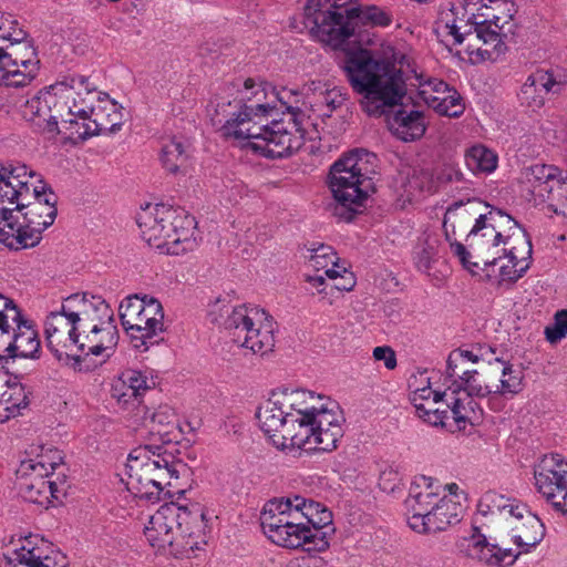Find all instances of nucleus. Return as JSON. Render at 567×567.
<instances>
[{"instance_id": "obj_8", "label": "nucleus", "mask_w": 567, "mask_h": 567, "mask_svg": "<svg viewBox=\"0 0 567 567\" xmlns=\"http://www.w3.org/2000/svg\"><path fill=\"white\" fill-rule=\"evenodd\" d=\"M127 489L151 502L181 497L189 478L188 465L169 446L140 445L126 460Z\"/></svg>"}, {"instance_id": "obj_6", "label": "nucleus", "mask_w": 567, "mask_h": 567, "mask_svg": "<svg viewBox=\"0 0 567 567\" xmlns=\"http://www.w3.org/2000/svg\"><path fill=\"white\" fill-rule=\"evenodd\" d=\"M392 21L390 11L355 0H305L299 14L301 31L332 51L344 50L361 27L388 28Z\"/></svg>"}, {"instance_id": "obj_21", "label": "nucleus", "mask_w": 567, "mask_h": 567, "mask_svg": "<svg viewBox=\"0 0 567 567\" xmlns=\"http://www.w3.org/2000/svg\"><path fill=\"white\" fill-rule=\"evenodd\" d=\"M517 227V221L509 215L503 213L501 209L492 208L486 214H480L475 219L474 226L468 230L466 240L468 246L473 249L475 255L472 254V260L482 262V258L498 255L503 247L511 246L512 235H505L502 228L511 225Z\"/></svg>"}, {"instance_id": "obj_5", "label": "nucleus", "mask_w": 567, "mask_h": 567, "mask_svg": "<svg viewBox=\"0 0 567 567\" xmlns=\"http://www.w3.org/2000/svg\"><path fill=\"white\" fill-rule=\"evenodd\" d=\"M331 511L300 495L266 503L260 524L264 535L278 547L323 553L333 533Z\"/></svg>"}, {"instance_id": "obj_40", "label": "nucleus", "mask_w": 567, "mask_h": 567, "mask_svg": "<svg viewBox=\"0 0 567 567\" xmlns=\"http://www.w3.org/2000/svg\"><path fill=\"white\" fill-rule=\"evenodd\" d=\"M347 92L340 86L324 84V89L315 94V101L310 104L312 115L317 117H330L347 101Z\"/></svg>"}, {"instance_id": "obj_31", "label": "nucleus", "mask_w": 567, "mask_h": 567, "mask_svg": "<svg viewBox=\"0 0 567 567\" xmlns=\"http://www.w3.org/2000/svg\"><path fill=\"white\" fill-rule=\"evenodd\" d=\"M11 330L4 352L9 358L39 359L41 354V341L38 330L32 321L25 319L19 309V318L10 320Z\"/></svg>"}, {"instance_id": "obj_51", "label": "nucleus", "mask_w": 567, "mask_h": 567, "mask_svg": "<svg viewBox=\"0 0 567 567\" xmlns=\"http://www.w3.org/2000/svg\"><path fill=\"white\" fill-rule=\"evenodd\" d=\"M11 175L12 166L0 168V226L2 225L3 216H6L9 194L16 195L12 192Z\"/></svg>"}, {"instance_id": "obj_10", "label": "nucleus", "mask_w": 567, "mask_h": 567, "mask_svg": "<svg viewBox=\"0 0 567 567\" xmlns=\"http://www.w3.org/2000/svg\"><path fill=\"white\" fill-rule=\"evenodd\" d=\"M502 529L511 535L517 547L516 550L489 543L478 530H474L460 542V550L486 566L508 567L516 561L519 555L527 554L535 548L545 535L542 520L522 501L514 506V512Z\"/></svg>"}, {"instance_id": "obj_27", "label": "nucleus", "mask_w": 567, "mask_h": 567, "mask_svg": "<svg viewBox=\"0 0 567 567\" xmlns=\"http://www.w3.org/2000/svg\"><path fill=\"white\" fill-rule=\"evenodd\" d=\"M161 377L151 368H127L115 377L111 384V396L120 405L128 406L143 401L151 390L157 388Z\"/></svg>"}, {"instance_id": "obj_22", "label": "nucleus", "mask_w": 567, "mask_h": 567, "mask_svg": "<svg viewBox=\"0 0 567 567\" xmlns=\"http://www.w3.org/2000/svg\"><path fill=\"white\" fill-rule=\"evenodd\" d=\"M473 25L478 40L497 45L513 33L514 3L509 0H474Z\"/></svg>"}, {"instance_id": "obj_3", "label": "nucleus", "mask_w": 567, "mask_h": 567, "mask_svg": "<svg viewBox=\"0 0 567 567\" xmlns=\"http://www.w3.org/2000/svg\"><path fill=\"white\" fill-rule=\"evenodd\" d=\"M409 64L405 52L382 39L371 49L358 48L346 53L342 70L361 106L369 115H381L396 105L405 94L403 66Z\"/></svg>"}, {"instance_id": "obj_26", "label": "nucleus", "mask_w": 567, "mask_h": 567, "mask_svg": "<svg viewBox=\"0 0 567 567\" xmlns=\"http://www.w3.org/2000/svg\"><path fill=\"white\" fill-rule=\"evenodd\" d=\"M413 80L419 99L437 114L458 117L464 113L465 104L461 94L444 81L417 72H414Z\"/></svg>"}, {"instance_id": "obj_17", "label": "nucleus", "mask_w": 567, "mask_h": 567, "mask_svg": "<svg viewBox=\"0 0 567 567\" xmlns=\"http://www.w3.org/2000/svg\"><path fill=\"white\" fill-rule=\"evenodd\" d=\"M364 150H352L340 156L329 168L327 187L333 200L350 213L359 214L373 194L371 178L364 173Z\"/></svg>"}, {"instance_id": "obj_16", "label": "nucleus", "mask_w": 567, "mask_h": 567, "mask_svg": "<svg viewBox=\"0 0 567 567\" xmlns=\"http://www.w3.org/2000/svg\"><path fill=\"white\" fill-rule=\"evenodd\" d=\"M532 252L530 238L523 231H519L516 245L503 247L498 255L482 258V262L472 260V252L463 244L452 246L453 256L466 271L494 287L511 286L520 279L530 267Z\"/></svg>"}, {"instance_id": "obj_54", "label": "nucleus", "mask_w": 567, "mask_h": 567, "mask_svg": "<svg viewBox=\"0 0 567 567\" xmlns=\"http://www.w3.org/2000/svg\"><path fill=\"white\" fill-rule=\"evenodd\" d=\"M467 54H468V58L472 62H477V61H481V60H484L485 56L487 55V51L486 50H482V49H467L466 50Z\"/></svg>"}, {"instance_id": "obj_50", "label": "nucleus", "mask_w": 567, "mask_h": 567, "mask_svg": "<svg viewBox=\"0 0 567 567\" xmlns=\"http://www.w3.org/2000/svg\"><path fill=\"white\" fill-rule=\"evenodd\" d=\"M546 340L554 344L567 336V310H559L554 317V322L545 328Z\"/></svg>"}, {"instance_id": "obj_14", "label": "nucleus", "mask_w": 567, "mask_h": 567, "mask_svg": "<svg viewBox=\"0 0 567 567\" xmlns=\"http://www.w3.org/2000/svg\"><path fill=\"white\" fill-rule=\"evenodd\" d=\"M81 83L76 74L39 90L23 104V118L49 137L64 134L70 138V124L74 121L73 102Z\"/></svg>"}, {"instance_id": "obj_4", "label": "nucleus", "mask_w": 567, "mask_h": 567, "mask_svg": "<svg viewBox=\"0 0 567 567\" xmlns=\"http://www.w3.org/2000/svg\"><path fill=\"white\" fill-rule=\"evenodd\" d=\"M12 192L0 226V243L11 250L37 246L41 235L54 223L56 198L41 176L24 164L12 166Z\"/></svg>"}, {"instance_id": "obj_24", "label": "nucleus", "mask_w": 567, "mask_h": 567, "mask_svg": "<svg viewBox=\"0 0 567 567\" xmlns=\"http://www.w3.org/2000/svg\"><path fill=\"white\" fill-rule=\"evenodd\" d=\"M474 0H460L442 6L434 21L433 31L440 43L452 51L474 32Z\"/></svg>"}, {"instance_id": "obj_28", "label": "nucleus", "mask_w": 567, "mask_h": 567, "mask_svg": "<svg viewBox=\"0 0 567 567\" xmlns=\"http://www.w3.org/2000/svg\"><path fill=\"white\" fill-rule=\"evenodd\" d=\"M522 179L535 203L550 204L567 188V172L549 164L537 163L526 167Z\"/></svg>"}, {"instance_id": "obj_29", "label": "nucleus", "mask_w": 567, "mask_h": 567, "mask_svg": "<svg viewBox=\"0 0 567 567\" xmlns=\"http://www.w3.org/2000/svg\"><path fill=\"white\" fill-rule=\"evenodd\" d=\"M24 54L18 51L7 52L0 48V85L7 87H25L38 76L40 61L34 49L23 44Z\"/></svg>"}, {"instance_id": "obj_12", "label": "nucleus", "mask_w": 567, "mask_h": 567, "mask_svg": "<svg viewBox=\"0 0 567 567\" xmlns=\"http://www.w3.org/2000/svg\"><path fill=\"white\" fill-rule=\"evenodd\" d=\"M142 238L167 255H179L195 246V219L184 208L167 204H147L137 213Z\"/></svg>"}, {"instance_id": "obj_46", "label": "nucleus", "mask_w": 567, "mask_h": 567, "mask_svg": "<svg viewBox=\"0 0 567 567\" xmlns=\"http://www.w3.org/2000/svg\"><path fill=\"white\" fill-rule=\"evenodd\" d=\"M437 256L436 240L426 238L420 241L413 251V262L416 269L427 274Z\"/></svg>"}, {"instance_id": "obj_57", "label": "nucleus", "mask_w": 567, "mask_h": 567, "mask_svg": "<svg viewBox=\"0 0 567 567\" xmlns=\"http://www.w3.org/2000/svg\"><path fill=\"white\" fill-rule=\"evenodd\" d=\"M289 567H309V566L301 565V564L297 563V564H291Z\"/></svg>"}, {"instance_id": "obj_44", "label": "nucleus", "mask_w": 567, "mask_h": 567, "mask_svg": "<svg viewBox=\"0 0 567 567\" xmlns=\"http://www.w3.org/2000/svg\"><path fill=\"white\" fill-rule=\"evenodd\" d=\"M494 353L495 350L493 348H488L486 351L481 348L480 353L473 350H454L447 358L445 375H447V378H455V374L461 373L462 370H466L464 365L468 362L477 363L480 360H485L492 363V358H489L488 354L493 355Z\"/></svg>"}, {"instance_id": "obj_13", "label": "nucleus", "mask_w": 567, "mask_h": 567, "mask_svg": "<svg viewBox=\"0 0 567 567\" xmlns=\"http://www.w3.org/2000/svg\"><path fill=\"white\" fill-rule=\"evenodd\" d=\"M313 393L302 389L284 388L274 391L256 413L261 431L281 450L295 449L307 437V429L299 425L305 400Z\"/></svg>"}, {"instance_id": "obj_9", "label": "nucleus", "mask_w": 567, "mask_h": 567, "mask_svg": "<svg viewBox=\"0 0 567 567\" xmlns=\"http://www.w3.org/2000/svg\"><path fill=\"white\" fill-rule=\"evenodd\" d=\"M466 499L456 483L443 485L430 476H416L405 499L408 525L420 534L444 530L460 520Z\"/></svg>"}, {"instance_id": "obj_37", "label": "nucleus", "mask_w": 567, "mask_h": 567, "mask_svg": "<svg viewBox=\"0 0 567 567\" xmlns=\"http://www.w3.org/2000/svg\"><path fill=\"white\" fill-rule=\"evenodd\" d=\"M28 404L29 393L25 386L16 377L10 378L0 394V423L19 415Z\"/></svg>"}, {"instance_id": "obj_34", "label": "nucleus", "mask_w": 567, "mask_h": 567, "mask_svg": "<svg viewBox=\"0 0 567 567\" xmlns=\"http://www.w3.org/2000/svg\"><path fill=\"white\" fill-rule=\"evenodd\" d=\"M519 502L517 498L495 491H487L477 502V515L485 517L486 523L502 528L514 512V506Z\"/></svg>"}, {"instance_id": "obj_56", "label": "nucleus", "mask_w": 567, "mask_h": 567, "mask_svg": "<svg viewBox=\"0 0 567 567\" xmlns=\"http://www.w3.org/2000/svg\"><path fill=\"white\" fill-rule=\"evenodd\" d=\"M513 227H514V225L509 226V229H513ZM515 228L517 229V234L513 233L514 237L511 240V245H516L517 244V238H518L519 231H523L526 235V233L519 227L518 224H517V227L515 226Z\"/></svg>"}, {"instance_id": "obj_18", "label": "nucleus", "mask_w": 567, "mask_h": 567, "mask_svg": "<svg viewBox=\"0 0 567 567\" xmlns=\"http://www.w3.org/2000/svg\"><path fill=\"white\" fill-rule=\"evenodd\" d=\"M224 312V328L235 344L260 355L274 349L276 322L266 310L257 306L240 305L225 307Z\"/></svg>"}, {"instance_id": "obj_39", "label": "nucleus", "mask_w": 567, "mask_h": 567, "mask_svg": "<svg viewBox=\"0 0 567 567\" xmlns=\"http://www.w3.org/2000/svg\"><path fill=\"white\" fill-rule=\"evenodd\" d=\"M444 385L449 386V391L456 393H467L471 398L482 399L491 394V388L480 379L476 370H462L455 374V378H444Z\"/></svg>"}, {"instance_id": "obj_20", "label": "nucleus", "mask_w": 567, "mask_h": 567, "mask_svg": "<svg viewBox=\"0 0 567 567\" xmlns=\"http://www.w3.org/2000/svg\"><path fill=\"white\" fill-rule=\"evenodd\" d=\"M118 313L133 348L140 352L154 346L164 331L163 306L154 297L128 296L120 303Z\"/></svg>"}, {"instance_id": "obj_38", "label": "nucleus", "mask_w": 567, "mask_h": 567, "mask_svg": "<svg viewBox=\"0 0 567 567\" xmlns=\"http://www.w3.org/2000/svg\"><path fill=\"white\" fill-rule=\"evenodd\" d=\"M473 200L467 203L455 202L446 209L443 219V229L446 240L450 243V248L454 243L457 241V236L461 234L467 235V228L470 226L472 214L467 209V205H473Z\"/></svg>"}, {"instance_id": "obj_36", "label": "nucleus", "mask_w": 567, "mask_h": 567, "mask_svg": "<svg viewBox=\"0 0 567 567\" xmlns=\"http://www.w3.org/2000/svg\"><path fill=\"white\" fill-rule=\"evenodd\" d=\"M390 132L401 141L411 142L421 138L426 130L424 115L414 110H399L388 117Z\"/></svg>"}, {"instance_id": "obj_25", "label": "nucleus", "mask_w": 567, "mask_h": 567, "mask_svg": "<svg viewBox=\"0 0 567 567\" xmlns=\"http://www.w3.org/2000/svg\"><path fill=\"white\" fill-rule=\"evenodd\" d=\"M4 567H68L66 557L40 535L20 538Z\"/></svg>"}, {"instance_id": "obj_48", "label": "nucleus", "mask_w": 567, "mask_h": 567, "mask_svg": "<svg viewBox=\"0 0 567 567\" xmlns=\"http://www.w3.org/2000/svg\"><path fill=\"white\" fill-rule=\"evenodd\" d=\"M19 318V308L14 301L0 293V334H9L10 320Z\"/></svg>"}, {"instance_id": "obj_19", "label": "nucleus", "mask_w": 567, "mask_h": 567, "mask_svg": "<svg viewBox=\"0 0 567 567\" xmlns=\"http://www.w3.org/2000/svg\"><path fill=\"white\" fill-rule=\"evenodd\" d=\"M305 412H301L299 425L307 429V437L300 444H296L298 450H318L330 452L334 450L343 436V415L337 402L316 396L305 400Z\"/></svg>"}, {"instance_id": "obj_11", "label": "nucleus", "mask_w": 567, "mask_h": 567, "mask_svg": "<svg viewBox=\"0 0 567 567\" xmlns=\"http://www.w3.org/2000/svg\"><path fill=\"white\" fill-rule=\"evenodd\" d=\"M64 455L52 444L28 446L16 470V486L27 502L49 507L65 495Z\"/></svg>"}, {"instance_id": "obj_35", "label": "nucleus", "mask_w": 567, "mask_h": 567, "mask_svg": "<svg viewBox=\"0 0 567 567\" xmlns=\"http://www.w3.org/2000/svg\"><path fill=\"white\" fill-rule=\"evenodd\" d=\"M445 402L447 405V416L454 422L458 430H464L467 424L474 425L482 419L483 411L467 393H456L449 391L446 386Z\"/></svg>"}, {"instance_id": "obj_1", "label": "nucleus", "mask_w": 567, "mask_h": 567, "mask_svg": "<svg viewBox=\"0 0 567 567\" xmlns=\"http://www.w3.org/2000/svg\"><path fill=\"white\" fill-rule=\"evenodd\" d=\"M243 104L221 126L223 134L246 141L255 153L270 158L289 156L309 143V151L319 148L320 133L308 110L288 106L279 120L269 118L277 102L286 105L285 90L278 91L270 83L248 78L237 89Z\"/></svg>"}, {"instance_id": "obj_15", "label": "nucleus", "mask_w": 567, "mask_h": 567, "mask_svg": "<svg viewBox=\"0 0 567 567\" xmlns=\"http://www.w3.org/2000/svg\"><path fill=\"white\" fill-rule=\"evenodd\" d=\"M82 85L73 102L70 140L84 141L97 135L113 134L123 125V106L107 93L99 91L85 75L78 74Z\"/></svg>"}, {"instance_id": "obj_55", "label": "nucleus", "mask_w": 567, "mask_h": 567, "mask_svg": "<svg viewBox=\"0 0 567 567\" xmlns=\"http://www.w3.org/2000/svg\"><path fill=\"white\" fill-rule=\"evenodd\" d=\"M493 394H494V391L491 390V394L487 395L488 396V405L494 411H501L504 408V402H503V399H502V396L504 394H499V401H495L494 402V404H493L494 408L491 404V398H492Z\"/></svg>"}, {"instance_id": "obj_30", "label": "nucleus", "mask_w": 567, "mask_h": 567, "mask_svg": "<svg viewBox=\"0 0 567 567\" xmlns=\"http://www.w3.org/2000/svg\"><path fill=\"white\" fill-rule=\"evenodd\" d=\"M307 265L310 269L320 272L329 279L337 280L334 288L340 291H351L355 287V276L349 270L344 260L338 257L336 250L326 244H312L307 248Z\"/></svg>"}, {"instance_id": "obj_52", "label": "nucleus", "mask_w": 567, "mask_h": 567, "mask_svg": "<svg viewBox=\"0 0 567 567\" xmlns=\"http://www.w3.org/2000/svg\"><path fill=\"white\" fill-rule=\"evenodd\" d=\"M375 362H382L388 370H394L398 365L395 351L390 346H378L372 350Z\"/></svg>"}, {"instance_id": "obj_53", "label": "nucleus", "mask_w": 567, "mask_h": 567, "mask_svg": "<svg viewBox=\"0 0 567 567\" xmlns=\"http://www.w3.org/2000/svg\"><path fill=\"white\" fill-rule=\"evenodd\" d=\"M306 281L309 284L311 289H315L319 293L324 290L326 277L321 274L307 275Z\"/></svg>"}, {"instance_id": "obj_41", "label": "nucleus", "mask_w": 567, "mask_h": 567, "mask_svg": "<svg viewBox=\"0 0 567 567\" xmlns=\"http://www.w3.org/2000/svg\"><path fill=\"white\" fill-rule=\"evenodd\" d=\"M190 157L189 145L174 137L165 142L161 151V163L169 173H177L187 167Z\"/></svg>"}, {"instance_id": "obj_32", "label": "nucleus", "mask_w": 567, "mask_h": 567, "mask_svg": "<svg viewBox=\"0 0 567 567\" xmlns=\"http://www.w3.org/2000/svg\"><path fill=\"white\" fill-rule=\"evenodd\" d=\"M565 82V76L560 72L537 70L520 87L518 93L520 104L532 110L539 109L544 105L547 94L558 92Z\"/></svg>"}, {"instance_id": "obj_2", "label": "nucleus", "mask_w": 567, "mask_h": 567, "mask_svg": "<svg viewBox=\"0 0 567 567\" xmlns=\"http://www.w3.org/2000/svg\"><path fill=\"white\" fill-rule=\"evenodd\" d=\"M47 347L59 360L70 357L110 358L118 341L114 313L100 296L73 295L44 320Z\"/></svg>"}, {"instance_id": "obj_45", "label": "nucleus", "mask_w": 567, "mask_h": 567, "mask_svg": "<svg viewBox=\"0 0 567 567\" xmlns=\"http://www.w3.org/2000/svg\"><path fill=\"white\" fill-rule=\"evenodd\" d=\"M410 400L414 408H422L424 403L436 405L442 400L445 401L446 390L443 392L433 390L429 378L423 374L420 377V380L414 379L410 383Z\"/></svg>"}, {"instance_id": "obj_42", "label": "nucleus", "mask_w": 567, "mask_h": 567, "mask_svg": "<svg viewBox=\"0 0 567 567\" xmlns=\"http://www.w3.org/2000/svg\"><path fill=\"white\" fill-rule=\"evenodd\" d=\"M465 164L475 175L491 174L497 168L498 156L493 150L478 144L466 151Z\"/></svg>"}, {"instance_id": "obj_33", "label": "nucleus", "mask_w": 567, "mask_h": 567, "mask_svg": "<svg viewBox=\"0 0 567 567\" xmlns=\"http://www.w3.org/2000/svg\"><path fill=\"white\" fill-rule=\"evenodd\" d=\"M144 422L154 435H158L163 443L178 441L184 433L179 422L177 409L169 403H159L153 409H147Z\"/></svg>"}, {"instance_id": "obj_47", "label": "nucleus", "mask_w": 567, "mask_h": 567, "mask_svg": "<svg viewBox=\"0 0 567 567\" xmlns=\"http://www.w3.org/2000/svg\"><path fill=\"white\" fill-rule=\"evenodd\" d=\"M25 37L27 32L13 14L0 13V41L21 43Z\"/></svg>"}, {"instance_id": "obj_7", "label": "nucleus", "mask_w": 567, "mask_h": 567, "mask_svg": "<svg viewBox=\"0 0 567 567\" xmlns=\"http://www.w3.org/2000/svg\"><path fill=\"white\" fill-rule=\"evenodd\" d=\"M142 532L156 555L189 559L205 550L209 527L202 505L169 502L145 517Z\"/></svg>"}, {"instance_id": "obj_43", "label": "nucleus", "mask_w": 567, "mask_h": 567, "mask_svg": "<svg viewBox=\"0 0 567 567\" xmlns=\"http://www.w3.org/2000/svg\"><path fill=\"white\" fill-rule=\"evenodd\" d=\"M495 361L501 363V379L497 389L491 398V404L495 401H499V394L515 395L523 390V372L519 369H515L514 365L506 361H501L495 358ZM494 408V405H492Z\"/></svg>"}, {"instance_id": "obj_49", "label": "nucleus", "mask_w": 567, "mask_h": 567, "mask_svg": "<svg viewBox=\"0 0 567 567\" xmlns=\"http://www.w3.org/2000/svg\"><path fill=\"white\" fill-rule=\"evenodd\" d=\"M415 412L420 419H422L424 422L429 423L433 426H446L449 416H447V410L436 408L435 405H430L427 403H424L422 408H415Z\"/></svg>"}, {"instance_id": "obj_23", "label": "nucleus", "mask_w": 567, "mask_h": 567, "mask_svg": "<svg viewBox=\"0 0 567 567\" xmlns=\"http://www.w3.org/2000/svg\"><path fill=\"white\" fill-rule=\"evenodd\" d=\"M534 485L554 509L567 514V458L564 455H544L534 466Z\"/></svg>"}]
</instances>
